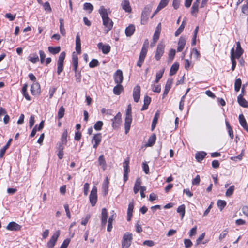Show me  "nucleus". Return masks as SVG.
I'll list each match as a JSON object with an SVG mask.
<instances>
[{
	"instance_id": "f257e3e1",
	"label": "nucleus",
	"mask_w": 248,
	"mask_h": 248,
	"mask_svg": "<svg viewBox=\"0 0 248 248\" xmlns=\"http://www.w3.org/2000/svg\"><path fill=\"white\" fill-rule=\"evenodd\" d=\"M103 20V24L105 27L104 32L107 33L112 29L113 22L108 16L107 10L103 6L100 7L98 10Z\"/></svg>"
},
{
	"instance_id": "f03ea898",
	"label": "nucleus",
	"mask_w": 248,
	"mask_h": 248,
	"mask_svg": "<svg viewBox=\"0 0 248 248\" xmlns=\"http://www.w3.org/2000/svg\"><path fill=\"white\" fill-rule=\"evenodd\" d=\"M132 108L131 105L129 104L127 106L125 118L124 120V129L125 134H127L130 130L131 124L132 121Z\"/></svg>"
},
{
	"instance_id": "7ed1b4c3",
	"label": "nucleus",
	"mask_w": 248,
	"mask_h": 248,
	"mask_svg": "<svg viewBox=\"0 0 248 248\" xmlns=\"http://www.w3.org/2000/svg\"><path fill=\"white\" fill-rule=\"evenodd\" d=\"M133 240V235L129 232H125L122 240V248H128L131 244Z\"/></svg>"
},
{
	"instance_id": "20e7f679",
	"label": "nucleus",
	"mask_w": 248,
	"mask_h": 248,
	"mask_svg": "<svg viewBox=\"0 0 248 248\" xmlns=\"http://www.w3.org/2000/svg\"><path fill=\"white\" fill-rule=\"evenodd\" d=\"M152 10V5L149 4L146 5L141 13V24L145 25L147 23L148 20V16Z\"/></svg>"
},
{
	"instance_id": "39448f33",
	"label": "nucleus",
	"mask_w": 248,
	"mask_h": 248,
	"mask_svg": "<svg viewBox=\"0 0 248 248\" xmlns=\"http://www.w3.org/2000/svg\"><path fill=\"white\" fill-rule=\"evenodd\" d=\"M165 45L162 41L160 42L157 45L155 55L156 60L159 61L164 53Z\"/></svg>"
},
{
	"instance_id": "423d86ee",
	"label": "nucleus",
	"mask_w": 248,
	"mask_h": 248,
	"mask_svg": "<svg viewBox=\"0 0 248 248\" xmlns=\"http://www.w3.org/2000/svg\"><path fill=\"white\" fill-rule=\"evenodd\" d=\"M97 189L96 186H93L91 191L89 199L90 202L92 206H95L97 201Z\"/></svg>"
},
{
	"instance_id": "0eeeda50",
	"label": "nucleus",
	"mask_w": 248,
	"mask_h": 248,
	"mask_svg": "<svg viewBox=\"0 0 248 248\" xmlns=\"http://www.w3.org/2000/svg\"><path fill=\"white\" fill-rule=\"evenodd\" d=\"M60 234V230H58L54 233L53 235L51 237L50 239L47 243V246L48 248H54Z\"/></svg>"
},
{
	"instance_id": "6e6552de",
	"label": "nucleus",
	"mask_w": 248,
	"mask_h": 248,
	"mask_svg": "<svg viewBox=\"0 0 248 248\" xmlns=\"http://www.w3.org/2000/svg\"><path fill=\"white\" fill-rule=\"evenodd\" d=\"M122 115L120 112H118L116 115L111 119L112 122V126L114 129L117 128L121 122Z\"/></svg>"
},
{
	"instance_id": "1a4fd4ad",
	"label": "nucleus",
	"mask_w": 248,
	"mask_h": 248,
	"mask_svg": "<svg viewBox=\"0 0 248 248\" xmlns=\"http://www.w3.org/2000/svg\"><path fill=\"white\" fill-rule=\"evenodd\" d=\"M31 92L33 95H38L40 93V85L38 82L33 83L31 87Z\"/></svg>"
},
{
	"instance_id": "9d476101",
	"label": "nucleus",
	"mask_w": 248,
	"mask_h": 248,
	"mask_svg": "<svg viewBox=\"0 0 248 248\" xmlns=\"http://www.w3.org/2000/svg\"><path fill=\"white\" fill-rule=\"evenodd\" d=\"M114 78L116 84H121L123 80V75L122 70H117L114 74Z\"/></svg>"
},
{
	"instance_id": "9b49d317",
	"label": "nucleus",
	"mask_w": 248,
	"mask_h": 248,
	"mask_svg": "<svg viewBox=\"0 0 248 248\" xmlns=\"http://www.w3.org/2000/svg\"><path fill=\"white\" fill-rule=\"evenodd\" d=\"M140 87L139 85H136L133 89V97L135 102H138L140 99Z\"/></svg>"
},
{
	"instance_id": "f8f14e48",
	"label": "nucleus",
	"mask_w": 248,
	"mask_h": 248,
	"mask_svg": "<svg viewBox=\"0 0 248 248\" xmlns=\"http://www.w3.org/2000/svg\"><path fill=\"white\" fill-rule=\"evenodd\" d=\"M129 159L127 158L126 160L124 161V181L126 182L128 178V174L129 172Z\"/></svg>"
},
{
	"instance_id": "ddd939ff",
	"label": "nucleus",
	"mask_w": 248,
	"mask_h": 248,
	"mask_svg": "<svg viewBox=\"0 0 248 248\" xmlns=\"http://www.w3.org/2000/svg\"><path fill=\"white\" fill-rule=\"evenodd\" d=\"M102 139V136L101 133H97L95 134L92 139V143H93L94 142V144L93 145V148L96 149L100 144Z\"/></svg>"
},
{
	"instance_id": "4468645a",
	"label": "nucleus",
	"mask_w": 248,
	"mask_h": 248,
	"mask_svg": "<svg viewBox=\"0 0 248 248\" xmlns=\"http://www.w3.org/2000/svg\"><path fill=\"white\" fill-rule=\"evenodd\" d=\"M97 46L98 48L101 49L103 53L105 54H108L110 51L111 47L109 45H104L102 43L100 42L98 44Z\"/></svg>"
},
{
	"instance_id": "2eb2a0df",
	"label": "nucleus",
	"mask_w": 248,
	"mask_h": 248,
	"mask_svg": "<svg viewBox=\"0 0 248 248\" xmlns=\"http://www.w3.org/2000/svg\"><path fill=\"white\" fill-rule=\"evenodd\" d=\"M244 50L241 46L240 43L239 42H237L236 43V50L235 52L234 51V57H236V59H238L240 58Z\"/></svg>"
},
{
	"instance_id": "dca6fc26",
	"label": "nucleus",
	"mask_w": 248,
	"mask_h": 248,
	"mask_svg": "<svg viewBox=\"0 0 248 248\" xmlns=\"http://www.w3.org/2000/svg\"><path fill=\"white\" fill-rule=\"evenodd\" d=\"M108 219V213L107 209L104 208L102 209L101 212V224L103 226L106 225Z\"/></svg>"
},
{
	"instance_id": "f3484780",
	"label": "nucleus",
	"mask_w": 248,
	"mask_h": 248,
	"mask_svg": "<svg viewBox=\"0 0 248 248\" xmlns=\"http://www.w3.org/2000/svg\"><path fill=\"white\" fill-rule=\"evenodd\" d=\"M186 43V39L181 36L180 38L179 39L178 43V47H177V51L178 52H181L183 50L184 46Z\"/></svg>"
},
{
	"instance_id": "a211bd4d",
	"label": "nucleus",
	"mask_w": 248,
	"mask_h": 248,
	"mask_svg": "<svg viewBox=\"0 0 248 248\" xmlns=\"http://www.w3.org/2000/svg\"><path fill=\"white\" fill-rule=\"evenodd\" d=\"M76 50L78 54L81 53V41L79 33L77 34L76 37Z\"/></svg>"
},
{
	"instance_id": "6ab92c4d",
	"label": "nucleus",
	"mask_w": 248,
	"mask_h": 248,
	"mask_svg": "<svg viewBox=\"0 0 248 248\" xmlns=\"http://www.w3.org/2000/svg\"><path fill=\"white\" fill-rule=\"evenodd\" d=\"M237 101L240 106L244 108H248V102L243 98V94H239L238 96Z\"/></svg>"
},
{
	"instance_id": "aec40b11",
	"label": "nucleus",
	"mask_w": 248,
	"mask_h": 248,
	"mask_svg": "<svg viewBox=\"0 0 248 248\" xmlns=\"http://www.w3.org/2000/svg\"><path fill=\"white\" fill-rule=\"evenodd\" d=\"M123 9L125 12L130 13L131 12V8L130 6L129 1L128 0H123L121 3Z\"/></svg>"
},
{
	"instance_id": "412c9836",
	"label": "nucleus",
	"mask_w": 248,
	"mask_h": 248,
	"mask_svg": "<svg viewBox=\"0 0 248 248\" xmlns=\"http://www.w3.org/2000/svg\"><path fill=\"white\" fill-rule=\"evenodd\" d=\"M109 181L108 177H106L102 184V191L104 196H106L108 191Z\"/></svg>"
},
{
	"instance_id": "4be33fe9",
	"label": "nucleus",
	"mask_w": 248,
	"mask_h": 248,
	"mask_svg": "<svg viewBox=\"0 0 248 248\" xmlns=\"http://www.w3.org/2000/svg\"><path fill=\"white\" fill-rule=\"evenodd\" d=\"M135 31L134 25L131 24L126 28L125 30V34L127 36L130 37L133 34Z\"/></svg>"
},
{
	"instance_id": "5701e85b",
	"label": "nucleus",
	"mask_w": 248,
	"mask_h": 248,
	"mask_svg": "<svg viewBox=\"0 0 248 248\" xmlns=\"http://www.w3.org/2000/svg\"><path fill=\"white\" fill-rule=\"evenodd\" d=\"M98 164L101 168L105 170L107 167V163L103 155L99 156L98 158Z\"/></svg>"
},
{
	"instance_id": "b1692460",
	"label": "nucleus",
	"mask_w": 248,
	"mask_h": 248,
	"mask_svg": "<svg viewBox=\"0 0 248 248\" xmlns=\"http://www.w3.org/2000/svg\"><path fill=\"white\" fill-rule=\"evenodd\" d=\"M236 57H234V49L232 48L231 50V59L232 63V70L234 71L236 65V62L235 61Z\"/></svg>"
},
{
	"instance_id": "393cba45",
	"label": "nucleus",
	"mask_w": 248,
	"mask_h": 248,
	"mask_svg": "<svg viewBox=\"0 0 248 248\" xmlns=\"http://www.w3.org/2000/svg\"><path fill=\"white\" fill-rule=\"evenodd\" d=\"M12 140L13 139L12 138L9 139L6 144L0 150V158H2L3 157L6 150L10 146Z\"/></svg>"
},
{
	"instance_id": "a878e982",
	"label": "nucleus",
	"mask_w": 248,
	"mask_h": 248,
	"mask_svg": "<svg viewBox=\"0 0 248 248\" xmlns=\"http://www.w3.org/2000/svg\"><path fill=\"white\" fill-rule=\"evenodd\" d=\"M156 135L155 134H153L149 138L148 142L145 144L146 147H151L155 142Z\"/></svg>"
},
{
	"instance_id": "bb28decb",
	"label": "nucleus",
	"mask_w": 248,
	"mask_h": 248,
	"mask_svg": "<svg viewBox=\"0 0 248 248\" xmlns=\"http://www.w3.org/2000/svg\"><path fill=\"white\" fill-rule=\"evenodd\" d=\"M206 152L203 151L198 152L196 154L195 158L198 162H201L206 155Z\"/></svg>"
},
{
	"instance_id": "cd10ccee",
	"label": "nucleus",
	"mask_w": 248,
	"mask_h": 248,
	"mask_svg": "<svg viewBox=\"0 0 248 248\" xmlns=\"http://www.w3.org/2000/svg\"><path fill=\"white\" fill-rule=\"evenodd\" d=\"M116 214L114 213L112 215L110 216V217L108 218V227H107V231L108 232H110L112 228V222L114 218L116 217Z\"/></svg>"
},
{
	"instance_id": "c85d7f7f",
	"label": "nucleus",
	"mask_w": 248,
	"mask_h": 248,
	"mask_svg": "<svg viewBox=\"0 0 248 248\" xmlns=\"http://www.w3.org/2000/svg\"><path fill=\"white\" fill-rule=\"evenodd\" d=\"M117 84V85L114 87L113 91L114 94L118 95H120L121 92L123 91L124 88L121 84Z\"/></svg>"
},
{
	"instance_id": "c756f323",
	"label": "nucleus",
	"mask_w": 248,
	"mask_h": 248,
	"mask_svg": "<svg viewBox=\"0 0 248 248\" xmlns=\"http://www.w3.org/2000/svg\"><path fill=\"white\" fill-rule=\"evenodd\" d=\"M179 64L177 62H175L171 67L170 75L172 76L175 75L179 69Z\"/></svg>"
},
{
	"instance_id": "7c9ffc66",
	"label": "nucleus",
	"mask_w": 248,
	"mask_h": 248,
	"mask_svg": "<svg viewBox=\"0 0 248 248\" xmlns=\"http://www.w3.org/2000/svg\"><path fill=\"white\" fill-rule=\"evenodd\" d=\"M159 117V113L158 111H157L155 113V114L154 116V119L153 120V121H152V126H151V130L152 131H153L154 130V129L155 128V127L156 125Z\"/></svg>"
},
{
	"instance_id": "2f4dec72",
	"label": "nucleus",
	"mask_w": 248,
	"mask_h": 248,
	"mask_svg": "<svg viewBox=\"0 0 248 248\" xmlns=\"http://www.w3.org/2000/svg\"><path fill=\"white\" fill-rule=\"evenodd\" d=\"M141 183V180L140 178L136 179L133 189L135 194H137L139 192L140 189Z\"/></svg>"
},
{
	"instance_id": "473e14b6",
	"label": "nucleus",
	"mask_w": 248,
	"mask_h": 248,
	"mask_svg": "<svg viewBox=\"0 0 248 248\" xmlns=\"http://www.w3.org/2000/svg\"><path fill=\"white\" fill-rule=\"evenodd\" d=\"M72 62L73 66V70L74 72H76L78 67V57L76 55H73L72 56Z\"/></svg>"
},
{
	"instance_id": "72a5a7b5",
	"label": "nucleus",
	"mask_w": 248,
	"mask_h": 248,
	"mask_svg": "<svg viewBox=\"0 0 248 248\" xmlns=\"http://www.w3.org/2000/svg\"><path fill=\"white\" fill-rule=\"evenodd\" d=\"M27 87H28V86L27 84H24L23 85L22 89V93L27 100L30 101L31 99V97L27 92Z\"/></svg>"
},
{
	"instance_id": "f704fd0d",
	"label": "nucleus",
	"mask_w": 248,
	"mask_h": 248,
	"mask_svg": "<svg viewBox=\"0 0 248 248\" xmlns=\"http://www.w3.org/2000/svg\"><path fill=\"white\" fill-rule=\"evenodd\" d=\"M60 21V31L62 35L65 36L66 34L65 30L64 27V20L62 18L59 19Z\"/></svg>"
},
{
	"instance_id": "c9c22d12",
	"label": "nucleus",
	"mask_w": 248,
	"mask_h": 248,
	"mask_svg": "<svg viewBox=\"0 0 248 248\" xmlns=\"http://www.w3.org/2000/svg\"><path fill=\"white\" fill-rule=\"evenodd\" d=\"M28 59L33 63H35L39 61L38 55L36 53H33L29 56Z\"/></svg>"
},
{
	"instance_id": "e433bc0d",
	"label": "nucleus",
	"mask_w": 248,
	"mask_h": 248,
	"mask_svg": "<svg viewBox=\"0 0 248 248\" xmlns=\"http://www.w3.org/2000/svg\"><path fill=\"white\" fill-rule=\"evenodd\" d=\"M146 56V54L140 53V57L139 58V60L138 61L137 65L139 67H141L144 62L145 58Z\"/></svg>"
},
{
	"instance_id": "4c0bfd02",
	"label": "nucleus",
	"mask_w": 248,
	"mask_h": 248,
	"mask_svg": "<svg viewBox=\"0 0 248 248\" xmlns=\"http://www.w3.org/2000/svg\"><path fill=\"white\" fill-rule=\"evenodd\" d=\"M48 51L52 54H56L61 50V47L60 46H56V47H52V46H49L48 48Z\"/></svg>"
},
{
	"instance_id": "58836bf2",
	"label": "nucleus",
	"mask_w": 248,
	"mask_h": 248,
	"mask_svg": "<svg viewBox=\"0 0 248 248\" xmlns=\"http://www.w3.org/2000/svg\"><path fill=\"white\" fill-rule=\"evenodd\" d=\"M149 45L148 40L147 39L144 41L140 53L147 54Z\"/></svg>"
},
{
	"instance_id": "ea45409f",
	"label": "nucleus",
	"mask_w": 248,
	"mask_h": 248,
	"mask_svg": "<svg viewBox=\"0 0 248 248\" xmlns=\"http://www.w3.org/2000/svg\"><path fill=\"white\" fill-rule=\"evenodd\" d=\"M177 212L181 214V218L183 219L185 214V206L184 204H182L179 206L177 209Z\"/></svg>"
},
{
	"instance_id": "a19ab883",
	"label": "nucleus",
	"mask_w": 248,
	"mask_h": 248,
	"mask_svg": "<svg viewBox=\"0 0 248 248\" xmlns=\"http://www.w3.org/2000/svg\"><path fill=\"white\" fill-rule=\"evenodd\" d=\"M83 9L89 11V13H91L93 10V6L90 3L86 2L83 5Z\"/></svg>"
},
{
	"instance_id": "79ce46f5",
	"label": "nucleus",
	"mask_w": 248,
	"mask_h": 248,
	"mask_svg": "<svg viewBox=\"0 0 248 248\" xmlns=\"http://www.w3.org/2000/svg\"><path fill=\"white\" fill-rule=\"evenodd\" d=\"M217 205L220 211H222L226 205V202L225 201L219 200L217 202Z\"/></svg>"
},
{
	"instance_id": "37998d69",
	"label": "nucleus",
	"mask_w": 248,
	"mask_h": 248,
	"mask_svg": "<svg viewBox=\"0 0 248 248\" xmlns=\"http://www.w3.org/2000/svg\"><path fill=\"white\" fill-rule=\"evenodd\" d=\"M241 80L240 78H237L235 80L234 83V89L236 92H238L241 86Z\"/></svg>"
},
{
	"instance_id": "c03bdc74",
	"label": "nucleus",
	"mask_w": 248,
	"mask_h": 248,
	"mask_svg": "<svg viewBox=\"0 0 248 248\" xmlns=\"http://www.w3.org/2000/svg\"><path fill=\"white\" fill-rule=\"evenodd\" d=\"M68 132L67 129H65L63 131L62 137H61V142H62V143H64V144H66L67 140V137Z\"/></svg>"
},
{
	"instance_id": "a18cd8bd",
	"label": "nucleus",
	"mask_w": 248,
	"mask_h": 248,
	"mask_svg": "<svg viewBox=\"0 0 248 248\" xmlns=\"http://www.w3.org/2000/svg\"><path fill=\"white\" fill-rule=\"evenodd\" d=\"M184 28L185 23L184 21H183L181 25L180 26L179 28L176 30V31L175 32V36H178V35H179L183 31Z\"/></svg>"
},
{
	"instance_id": "49530a36",
	"label": "nucleus",
	"mask_w": 248,
	"mask_h": 248,
	"mask_svg": "<svg viewBox=\"0 0 248 248\" xmlns=\"http://www.w3.org/2000/svg\"><path fill=\"white\" fill-rule=\"evenodd\" d=\"M65 108L63 106H62L59 109L58 112V119H62L64 115Z\"/></svg>"
},
{
	"instance_id": "de8ad7c7",
	"label": "nucleus",
	"mask_w": 248,
	"mask_h": 248,
	"mask_svg": "<svg viewBox=\"0 0 248 248\" xmlns=\"http://www.w3.org/2000/svg\"><path fill=\"white\" fill-rule=\"evenodd\" d=\"M172 83H173V79L170 78H169L166 82V85L165 87V90L169 91L171 88V85H172Z\"/></svg>"
},
{
	"instance_id": "09e8293b",
	"label": "nucleus",
	"mask_w": 248,
	"mask_h": 248,
	"mask_svg": "<svg viewBox=\"0 0 248 248\" xmlns=\"http://www.w3.org/2000/svg\"><path fill=\"white\" fill-rule=\"evenodd\" d=\"M103 125V123L102 121H98L94 125V128L97 130H101Z\"/></svg>"
},
{
	"instance_id": "8fccbe9b",
	"label": "nucleus",
	"mask_w": 248,
	"mask_h": 248,
	"mask_svg": "<svg viewBox=\"0 0 248 248\" xmlns=\"http://www.w3.org/2000/svg\"><path fill=\"white\" fill-rule=\"evenodd\" d=\"M234 190V186L233 185L231 186L226 191L225 195L227 197H230L232 195Z\"/></svg>"
},
{
	"instance_id": "3c124183",
	"label": "nucleus",
	"mask_w": 248,
	"mask_h": 248,
	"mask_svg": "<svg viewBox=\"0 0 248 248\" xmlns=\"http://www.w3.org/2000/svg\"><path fill=\"white\" fill-rule=\"evenodd\" d=\"M75 77L76 82L80 83L81 82L82 76L80 72L78 71L75 72Z\"/></svg>"
},
{
	"instance_id": "603ef678",
	"label": "nucleus",
	"mask_w": 248,
	"mask_h": 248,
	"mask_svg": "<svg viewBox=\"0 0 248 248\" xmlns=\"http://www.w3.org/2000/svg\"><path fill=\"white\" fill-rule=\"evenodd\" d=\"M99 65V62L97 59H92L89 63V66L90 68H94Z\"/></svg>"
},
{
	"instance_id": "864d4df0",
	"label": "nucleus",
	"mask_w": 248,
	"mask_h": 248,
	"mask_svg": "<svg viewBox=\"0 0 248 248\" xmlns=\"http://www.w3.org/2000/svg\"><path fill=\"white\" fill-rule=\"evenodd\" d=\"M169 0H161L158 5V9H163L166 7L167 5Z\"/></svg>"
},
{
	"instance_id": "5fc2aeb1",
	"label": "nucleus",
	"mask_w": 248,
	"mask_h": 248,
	"mask_svg": "<svg viewBox=\"0 0 248 248\" xmlns=\"http://www.w3.org/2000/svg\"><path fill=\"white\" fill-rule=\"evenodd\" d=\"M164 72V69H162L160 71H159V72L157 73L156 75V78H155V82L156 83H158L159 82V80L162 77Z\"/></svg>"
},
{
	"instance_id": "6e6d98bb",
	"label": "nucleus",
	"mask_w": 248,
	"mask_h": 248,
	"mask_svg": "<svg viewBox=\"0 0 248 248\" xmlns=\"http://www.w3.org/2000/svg\"><path fill=\"white\" fill-rule=\"evenodd\" d=\"M176 51L174 49H171L170 50L169 53V60L170 61H171L173 60V59L174 58V56L175 55Z\"/></svg>"
},
{
	"instance_id": "4d7b16f0",
	"label": "nucleus",
	"mask_w": 248,
	"mask_h": 248,
	"mask_svg": "<svg viewBox=\"0 0 248 248\" xmlns=\"http://www.w3.org/2000/svg\"><path fill=\"white\" fill-rule=\"evenodd\" d=\"M184 243L186 248H191L193 244L192 241L189 239H185Z\"/></svg>"
},
{
	"instance_id": "13d9d810",
	"label": "nucleus",
	"mask_w": 248,
	"mask_h": 248,
	"mask_svg": "<svg viewBox=\"0 0 248 248\" xmlns=\"http://www.w3.org/2000/svg\"><path fill=\"white\" fill-rule=\"evenodd\" d=\"M239 120L240 124L242 126L247 124L246 120L244 118V116L242 114L239 115Z\"/></svg>"
},
{
	"instance_id": "bf43d9fd",
	"label": "nucleus",
	"mask_w": 248,
	"mask_h": 248,
	"mask_svg": "<svg viewBox=\"0 0 248 248\" xmlns=\"http://www.w3.org/2000/svg\"><path fill=\"white\" fill-rule=\"evenodd\" d=\"M244 151L243 150L240 155L236 156L231 157V159L233 161H236L237 159L239 160H242L244 155Z\"/></svg>"
},
{
	"instance_id": "052dcab7",
	"label": "nucleus",
	"mask_w": 248,
	"mask_h": 248,
	"mask_svg": "<svg viewBox=\"0 0 248 248\" xmlns=\"http://www.w3.org/2000/svg\"><path fill=\"white\" fill-rule=\"evenodd\" d=\"M7 229L9 230L16 231V222H11L7 226Z\"/></svg>"
},
{
	"instance_id": "680f3d73",
	"label": "nucleus",
	"mask_w": 248,
	"mask_h": 248,
	"mask_svg": "<svg viewBox=\"0 0 248 248\" xmlns=\"http://www.w3.org/2000/svg\"><path fill=\"white\" fill-rule=\"evenodd\" d=\"M65 55H66V54L64 52H61L59 55L57 62L63 63L65 57Z\"/></svg>"
},
{
	"instance_id": "e2e57ef3",
	"label": "nucleus",
	"mask_w": 248,
	"mask_h": 248,
	"mask_svg": "<svg viewBox=\"0 0 248 248\" xmlns=\"http://www.w3.org/2000/svg\"><path fill=\"white\" fill-rule=\"evenodd\" d=\"M198 7L199 5L196 4L195 3H193L192 6L191 7V14L194 15V14H196L198 12Z\"/></svg>"
},
{
	"instance_id": "0e129e2a",
	"label": "nucleus",
	"mask_w": 248,
	"mask_h": 248,
	"mask_svg": "<svg viewBox=\"0 0 248 248\" xmlns=\"http://www.w3.org/2000/svg\"><path fill=\"white\" fill-rule=\"evenodd\" d=\"M242 12L243 13L248 15V0H247L246 4L243 5L242 7Z\"/></svg>"
},
{
	"instance_id": "69168bd1",
	"label": "nucleus",
	"mask_w": 248,
	"mask_h": 248,
	"mask_svg": "<svg viewBox=\"0 0 248 248\" xmlns=\"http://www.w3.org/2000/svg\"><path fill=\"white\" fill-rule=\"evenodd\" d=\"M57 73L58 75H60L63 71V63L57 62Z\"/></svg>"
},
{
	"instance_id": "338daca9",
	"label": "nucleus",
	"mask_w": 248,
	"mask_h": 248,
	"mask_svg": "<svg viewBox=\"0 0 248 248\" xmlns=\"http://www.w3.org/2000/svg\"><path fill=\"white\" fill-rule=\"evenodd\" d=\"M70 242V239L69 238H67L64 240L62 244L61 245L60 248H67L69 243Z\"/></svg>"
},
{
	"instance_id": "774afa93",
	"label": "nucleus",
	"mask_w": 248,
	"mask_h": 248,
	"mask_svg": "<svg viewBox=\"0 0 248 248\" xmlns=\"http://www.w3.org/2000/svg\"><path fill=\"white\" fill-rule=\"evenodd\" d=\"M44 9L47 12H51L52 10L48 2H46L43 4Z\"/></svg>"
}]
</instances>
